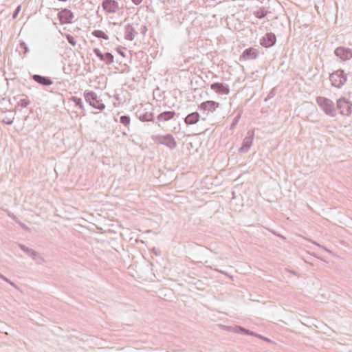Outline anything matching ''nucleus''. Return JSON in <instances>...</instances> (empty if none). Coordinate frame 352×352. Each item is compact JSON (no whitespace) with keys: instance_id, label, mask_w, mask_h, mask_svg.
Returning a JSON list of instances; mask_svg holds the SVG:
<instances>
[{"instance_id":"obj_46","label":"nucleus","mask_w":352,"mask_h":352,"mask_svg":"<svg viewBox=\"0 0 352 352\" xmlns=\"http://www.w3.org/2000/svg\"><path fill=\"white\" fill-rule=\"evenodd\" d=\"M18 104H21L22 105V99H20V100L18 102Z\"/></svg>"},{"instance_id":"obj_26","label":"nucleus","mask_w":352,"mask_h":352,"mask_svg":"<svg viewBox=\"0 0 352 352\" xmlns=\"http://www.w3.org/2000/svg\"><path fill=\"white\" fill-rule=\"evenodd\" d=\"M65 38L67 41V42L72 46H75L76 45V41L75 39V38L69 34H65Z\"/></svg>"},{"instance_id":"obj_12","label":"nucleus","mask_w":352,"mask_h":352,"mask_svg":"<svg viewBox=\"0 0 352 352\" xmlns=\"http://www.w3.org/2000/svg\"><path fill=\"white\" fill-rule=\"evenodd\" d=\"M276 43V36L272 32L266 33L261 39L260 45L265 48L274 46Z\"/></svg>"},{"instance_id":"obj_50","label":"nucleus","mask_w":352,"mask_h":352,"mask_svg":"<svg viewBox=\"0 0 352 352\" xmlns=\"http://www.w3.org/2000/svg\"><path fill=\"white\" fill-rule=\"evenodd\" d=\"M28 116L25 117L24 120H26L28 119Z\"/></svg>"},{"instance_id":"obj_48","label":"nucleus","mask_w":352,"mask_h":352,"mask_svg":"<svg viewBox=\"0 0 352 352\" xmlns=\"http://www.w3.org/2000/svg\"><path fill=\"white\" fill-rule=\"evenodd\" d=\"M217 271L219 272L221 274H226V273H224L223 271H221V270H217Z\"/></svg>"},{"instance_id":"obj_30","label":"nucleus","mask_w":352,"mask_h":352,"mask_svg":"<svg viewBox=\"0 0 352 352\" xmlns=\"http://www.w3.org/2000/svg\"><path fill=\"white\" fill-rule=\"evenodd\" d=\"M148 29H147V27L145 24H140V25L138 26V32L140 31V32L142 34V35H145L146 32H147Z\"/></svg>"},{"instance_id":"obj_45","label":"nucleus","mask_w":352,"mask_h":352,"mask_svg":"<svg viewBox=\"0 0 352 352\" xmlns=\"http://www.w3.org/2000/svg\"><path fill=\"white\" fill-rule=\"evenodd\" d=\"M8 215H9L10 217H11L12 218H13L14 219H16V217H15V216H14L13 214H12V215H11V214L9 213V214H8Z\"/></svg>"},{"instance_id":"obj_25","label":"nucleus","mask_w":352,"mask_h":352,"mask_svg":"<svg viewBox=\"0 0 352 352\" xmlns=\"http://www.w3.org/2000/svg\"><path fill=\"white\" fill-rule=\"evenodd\" d=\"M120 122L124 126L127 127V129H129L131 122V118L127 115L122 116L120 118Z\"/></svg>"},{"instance_id":"obj_17","label":"nucleus","mask_w":352,"mask_h":352,"mask_svg":"<svg viewBox=\"0 0 352 352\" xmlns=\"http://www.w3.org/2000/svg\"><path fill=\"white\" fill-rule=\"evenodd\" d=\"M32 79L37 83L43 86H50L53 84V80L47 76H44L38 74L32 76Z\"/></svg>"},{"instance_id":"obj_32","label":"nucleus","mask_w":352,"mask_h":352,"mask_svg":"<svg viewBox=\"0 0 352 352\" xmlns=\"http://www.w3.org/2000/svg\"><path fill=\"white\" fill-rule=\"evenodd\" d=\"M224 329L230 332H234V326H224Z\"/></svg>"},{"instance_id":"obj_24","label":"nucleus","mask_w":352,"mask_h":352,"mask_svg":"<svg viewBox=\"0 0 352 352\" xmlns=\"http://www.w3.org/2000/svg\"><path fill=\"white\" fill-rule=\"evenodd\" d=\"M70 100L73 101L76 107H78L81 110H84V105L82 99L76 96H72Z\"/></svg>"},{"instance_id":"obj_47","label":"nucleus","mask_w":352,"mask_h":352,"mask_svg":"<svg viewBox=\"0 0 352 352\" xmlns=\"http://www.w3.org/2000/svg\"><path fill=\"white\" fill-rule=\"evenodd\" d=\"M12 121H8V122H6V123H7L8 124H12Z\"/></svg>"},{"instance_id":"obj_34","label":"nucleus","mask_w":352,"mask_h":352,"mask_svg":"<svg viewBox=\"0 0 352 352\" xmlns=\"http://www.w3.org/2000/svg\"><path fill=\"white\" fill-rule=\"evenodd\" d=\"M29 48L26 44L23 42V55L29 52Z\"/></svg>"},{"instance_id":"obj_13","label":"nucleus","mask_w":352,"mask_h":352,"mask_svg":"<svg viewBox=\"0 0 352 352\" xmlns=\"http://www.w3.org/2000/svg\"><path fill=\"white\" fill-rule=\"evenodd\" d=\"M23 252H25L29 257L35 261L37 264L43 263L44 259L41 255L33 249L25 247L23 245Z\"/></svg>"},{"instance_id":"obj_33","label":"nucleus","mask_w":352,"mask_h":352,"mask_svg":"<svg viewBox=\"0 0 352 352\" xmlns=\"http://www.w3.org/2000/svg\"><path fill=\"white\" fill-rule=\"evenodd\" d=\"M254 335H252L251 336L256 337V338H260V339H261V340H265V337H264V336H261V335H260V334H258V333H256V332H254Z\"/></svg>"},{"instance_id":"obj_35","label":"nucleus","mask_w":352,"mask_h":352,"mask_svg":"<svg viewBox=\"0 0 352 352\" xmlns=\"http://www.w3.org/2000/svg\"><path fill=\"white\" fill-rule=\"evenodd\" d=\"M117 52H118V54H119L120 56H122V57H125V56H126V55H125L124 52L122 50H120V48H117Z\"/></svg>"},{"instance_id":"obj_36","label":"nucleus","mask_w":352,"mask_h":352,"mask_svg":"<svg viewBox=\"0 0 352 352\" xmlns=\"http://www.w3.org/2000/svg\"><path fill=\"white\" fill-rule=\"evenodd\" d=\"M132 2L135 4V5H140L142 2V0H131Z\"/></svg>"},{"instance_id":"obj_7","label":"nucleus","mask_w":352,"mask_h":352,"mask_svg":"<svg viewBox=\"0 0 352 352\" xmlns=\"http://www.w3.org/2000/svg\"><path fill=\"white\" fill-rule=\"evenodd\" d=\"M101 6L104 11L108 14H115L120 9L118 2L116 0H103Z\"/></svg>"},{"instance_id":"obj_23","label":"nucleus","mask_w":352,"mask_h":352,"mask_svg":"<svg viewBox=\"0 0 352 352\" xmlns=\"http://www.w3.org/2000/svg\"><path fill=\"white\" fill-rule=\"evenodd\" d=\"M114 61V56L110 52H106L104 54V59L103 62H104L107 65H111Z\"/></svg>"},{"instance_id":"obj_6","label":"nucleus","mask_w":352,"mask_h":352,"mask_svg":"<svg viewBox=\"0 0 352 352\" xmlns=\"http://www.w3.org/2000/svg\"><path fill=\"white\" fill-rule=\"evenodd\" d=\"M352 103L344 98L337 100V108L340 113L343 116H349L351 113Z\"/></svg>"},{"instance_id":"obj_40","label":"nucleus","mask_w":352,"mask_h":352,"mask_svg":"<svg viewBox=\"0 0 352 352\" xmlns=\"http://www.w3.org/2000/svg\"><path fill=\"white\" fill-rule=\"evenodd\" d=\"M23 108L25 107L28 104V102L25 99H23Z\"/></svg>"},{"instance_id":"obj_27","label":"nucleus","mask_w":352,"mask_h":352,"mask_svg":"<svg viewBox=\"0 0 352 352\" xmlns=\"http://www.w3.org/2000/svg\"><path fill=\"white\" fill-rule=\"evenodd\" d=\"M94 54L100 59V60L103 61L104 59V54L101 52V51L98 48H94L93 50Z\"/></svg>"},{"instance_id":"obj_22","label":"nucleus","mask_w":352,"mask_h":352,"mask_svg":"<svg viewBox=\"0 0 352 352\" xmlns=\"http://www.w3.org/2000/svg\"><path fill=\"white\" fill-rule=\"evenodd\" d=\"M91 34L98 38H103L104 40H109V36L102 30H96L91 32Z\"/></svg>"},{"instance_id":"obj_1","label":"nucleus","mask_w":352,"mask_h":352,"mask_svg":"<svg viewBox=\"0 0 352 352\" xmlns=\"http://www.w3.org/2000/svg\"><path fill=\"white\" fill-rule=\"evenodd\" d=\"M318 105L323 110L327 116L334 117L336 114V108L333 101L327 98L318 96L316 99Z\"/></svg>"},{"instance_id":"obj_20","label":"nucleus","mask_w":352,"mask_h":352,"mask_svg":"<svg viewBox=\"0 0 352 352\" xmlns=\"http://www.w3.org/2000/svg\"><path fill=\"white\" fill-rule=\"evenodd\" d=\"M234 333H239V334H243V335H247V336L254 335V331L247 329H245L241 326H239V325L234 326Z\"/></svg>"},{"instance_id":"obj_49","label":"nucleus","mask_w":352,"mask_h":352,"mask_svg":"<svg viewBox=\"0 0 352 352\" xmlns=\"http://www.w3.org/2000/svg\"><path fill=\"white\" fill-rule=\"evenodd\" d=\"M19 247L21 248V249H22V245L21 244H19Z\"/></svg>"},{"instance_id":"obj_19","label":"nucleus","mask_w":352,"mask_h":352,"mask_svg":"<svg viewBox=\"0 0 352 352\" xmlns=\"http://www.w3.org/2000/svg\"><path fill=\"white\" fill-rule=\"evenodd\" d=\"M176 113L174 111H166L160 113L157 119L160 122H166L173 119Z\"/></svg>"},{"instance_id":"obj_5","label":"nucleus","mask_w":352,"mask_h":352,"mask_svg":"<svg viewBox=\"0 0 352 352\" xmlns=\"http://www.w3.org/2000/svg\"><path fill=\"white\" fill-rule=\"evenodd\" d=\"M140 20H135L131 23H129L125 26L124 28V38L128 41H133L138 34V29L140 25Z\"/></svg>"},{"instance_id":"obj_37","label":"nucleus","mask_w":352,"mask_h":352,"mask_svg":"<svg viewBox=\"0 0 352 352\" xmlns=\"http://www.w3.org/2000/svg\"><path fill=\"white\" fill-rule=\"evenodd\" d=\"M153 251L155 255L159 256L160 254V252L158 250H157L155 248L153 249Z\"/></svg>"},{"instance_id":"obj_4","label":"nucleus","mask_w":352,"mask_h":352,"mask_svg":"<svg viewBox=\"0 0 352 352\" xmlns=\"http://www.w3.org/2000/svg\"><path fill=\"white\" fill-rule=\"evenodd\" d=\"M329 80L331 85L337 88H341L347 80V74L342 69H339L332 72L329 76Z\"/></svg>"},{"instance_id":"obj_10","label":"nucleus","mask_w":352,"mask_h":352,"mask_svg":"<svg viewBox=\"0 0 352 352\" xmlns=\"http://www.w3.org/2000/svg\"><path fill=\"white\" fill-rule=\"evenodd\" d=\"M334 54L342 60H347L352 58V50L349 47L340 46L334 50Z\"/></svg>"},{"instance_id":"obj_15","label":"nucleus","mask_w":352,"mask_h":352,"mask_svg":"<svg viewBox=\"0 0 352 352\" xmlns=\"http://www.w3.org/2000/svg\"><path fill=\"white\" fill-rule=\"evenodd\" d=\"M138 118L142 122H153L154 114L153 112L146 111V109H140L135 113Z\"/></svg>"},{"instance_id":"obj_14","label":"nucleus","mask_w":352,"mask_h":352,"mask_svg":"<svg viewBox=\"0 0 352 352\" xmlns=\"http://www.w3.org/2000/svg\"><path fill=\"white\" fill-rule=\"evenodd\" d=\"M210 89L219 94H228L230 87L228 85L223 82H214L210 85Z\"/></svg>"},{"instance_id":"obj_21","label":"nucleus","mask_w":352,"mask_h":352,"mask_svg":"<svg viewBox=\"0 0 352 352\" xmlns=\"http://www.w3.org/2000/svg\"><path fill=\"white\" fill-rule=\"evenodd\" d=\"M268 13L269 12L265 7H260L257 10L253 12V14L259 19L265 18Z\"/></svg>"},{"instance_id":"obj_2","label":"nucleus","mask_w":352,"mask_h":352,"mask_svg":"<svg viewBox=\"0 0 352 352\" xmlns=\"http://www.w3.org/2000/svg\"><path fill=\"white\" fill-rule=\"evenodd\" d=\"M85 101L92 107L102 111L105 109V104L98 99L97 94L90 90H85L83 93Z\"/></svg>"},{"instance_id":"obj_8","label":"nucleus","mask_w":352,"mask_h":352,"mask_svg":"<svg viewBox=\"0 0 352 352\" xmlns=\"http://www.w3.org/2000/svg\"><path fill=\"white\" fill-rule=\"evenodd\" d=\"M58 19L60 24L71 23L74 17V13L67 8H63L58 12Z\"/></svg>"},{"instance_id":"obj_38","label":"nucleus","mask_w":352,"mask_h":352,"mask_svg":"<svg viewBox=\"0 0 352 352\" xmlns=\"http://www.w3.org/2000/svg\"><path fill=\"white\" fill-rule=\"evenodd\" d=\"M19 47L22 49V40L19 41V45H18L17 48H19ZM17 50H18V49H16V51Z\"/></svg>"},{"instance_id":"obj_43","label":"nucleus","mask_w":352,"mask_h":352,"mask_svg":"<svg viewBox=\"0 0 352 352\" xmlns=\"http://www.w3.org/2000/svg\"><path fill=\"white\" fill-rule=\"evenodd\" d=\"M23 230H30L29 228L27 227L25 224H23Z\"/></svg>"},{"instance_id":"obj_18","label":"nucleus","mask_w":352,"mask_h":352,"mask_svg":"<svg viewBox=\"0 0 352 352\" xmlns=\"http://www.w3.org/2000/svg\"><path fill=\"white\" fill-rule=\"evenodd\" d=\"M200 115L198 112L195 111L188 114L184 118V123L187 125H192L197 123L199 120Z\"/></svg>"},{"instance_id":"obj_29","label":"nucleus","mask_w":352,"mask_h":352,"mask_svg":"<svg viewBox=\"0 0 352 352\" xmlns=\"http://www.w3.org/2000/svg\"><path fill=\"white\" fill-rule=\"evenodd\" d=\"M240 118H241V115L240 114L237 115L234 118V120H233V121H232V124L230 125V130H233L236 127V126L237 125Z\"/></svg>"},{"instance_id":"obj_3","label":"nucleus","mask_w":352,"mask_h":352,"mask_svg":"<svg viewBox=\"0 0 352 352\" xmlns=\"http://www.w3.org/2000/svg\"><path fill=\"white\" fill-rule=\"evenodd\" d=\"M152 140L157 144H163L170 149L177 147V142L171 134L155 135L152 136Z\"/></svg>"},{"instance_id":"obj_28","label":"nucleus","mask_w":352,"mask_h":352,"mask_svg":"<svg viewBox=\"0 0 352 352\" xmlns=\"http://www.w3.org/2000/svg\"><path fill=\"white\" fill-rule=\"evenodd\" d=\"M276 94V87H274L272 88L270 91L269 92L268 95L267 96V97L265 98V101H267L269 100H270L271 98H274Z\"/></svg>"},{"instance_id":"obj_42","label":"nucleus","mask_w":352,"mask_h":352,"mask_svg":"<svg viewBox=\"0 0 352 352\" xmlns=\"http://www.w3.org/2000/svg\"><path fill=\"white\" fill-rule=\"evenodd\" d=\"M0 278L5 281L6 277L0 273Z\"/></svg>"},{"instance_id":"obj_9","label":"nucleus","mask_w":352,"mask_h":352,"mask_svg":"<svg viewBox=\"0 0 352 352\" xmlns=\"http://www.w3.org/2000/svg\"><path fill=\"white\" fill-rule=\"evenodd\" d=\"M254 138V131H248L247 136L243 140L242 146L239 148V152L241 153H247L252 145Z\"/></svg>"},{"instance_id":"obj_11","label":"nucleus","mask_w":352,"mask_h":352,"mask_svg":"<svg viewBox=\"0 0 352 352\" xmlns=\"http://www.w3.org/2000/svg\"><path fill=\"white\" fill-rule=\"evenodd\" d=\"M258 51L257 49L254 47H249L245 49L242 54L239 57L240 61H246V60H255L258 56Z\"/></svg>"},{"instance_id":"obj_31","label":"nucleus","mask_w":352,"mask_h":352,"mask_svg":"<svg viewBox=\"0 0 352 352\" xmlns=\"http://www.w3.org/2000/svg\"><path fill=\"white\" fill-rule=\"evenodd\" d=\"M21 8H22V6L21 5H19L15 10L14 11L13 14H12V19H14L17 17L18 14H19V12H21Z\"/></svg>"},{"instance_id":"obj_44","label":"nucleus","mask_w":352,"mask_h":352,"mask_svg":"<svg viewBox=\"0 0 352 352\" xmlns=\"http://www.w3.org/2000/svg\"><path fill=\"white\" fill-rule=\"evenodd\" d=\"M316 243L317 245H318L319 247H321L322 248L324 249V250L328 251V250H327V248H325L324 247L321 246L320 245H319V244H318V243Z\"/></svg>"},{"instance_id":"obj_39","label":"nucleus","mask_w":352,"mask_h":352,"mask_svg":"<svg viewBox=\"0 0 352 352\" xmlns=\"http://www.w3.org/2000/svg\"><path fill=\"white\" fill-rule=\"evenodd\" d=\"M6 282L9 283L10 285H13L14 287H16L15 285L8 278H6V280H5Z\"/></svg>"},{"instance_id":"obj_16","label":"nucleus","mask_w":352,"mask_h":352,"mask_svg":"<svg viewBox=\"0 0 352 352\" xmlns=\"http://www.w3.org/2000/svg\"><path fill=\"white\" fill-rule=\"evenodd\" d=\"M219 103L213 100H207L201 102L199 106V109L203 111H214L219 107Z\"/></svg>"},{"instance_id":"obj_41","label":"nucleus","mask_w":352,"mask_h":352,"mask_svg":"<svg viewBox=\"0 0 352 352\" xmlns=\"http://www.w3.org/2000/svg\"><path fill=\"white\" fill-rule=\"evenodd\" d=\"M264 341L267 342H269V343H272L273 342L272 340L269 339L268 338H265V340Z\"/></svg>"}]
</instances>
